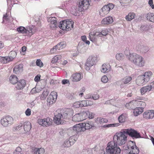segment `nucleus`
I'll return each mask as SVG.
<instances>
[{"label": "nucleus", "mask_w": 154, "mask_h": 154, "mask_svg": "<svg viewBox=\"0 0 154 154\" xmlns=\"http://www.w3.org/2000/svg\"><path fill=\"white\" fill-rule=\"evenodd\" d=\"M73 111L71 109H66L62 111V113L55 114L54 117V121L57 125L63 124L64 122L63 119H69L72 116Z\"/></svg>", "instance_id": "1"}, {"label": "nucleus", "mask_w": 154, "mask_h": 154, "mask_svg": "<svg viewBox=\"0 0 154 154\" xmlns=\"http://www.w3.org/2000/svg\"><path fill=\"white\" fill-rule=\"evenodd\" d=\"M125 53L132 63L139 67H143L144 66L145 60L141 56L135 53L130 54L128 51H125Z\"/></svg>", "instance_id": "2"}, {"label": "nucleus", "mask_w": 154, "mask_h": 154, "mask_svg": "<svg viewBox=\"0 0 154 154\" xmlns=\"http://www.w3.org/2000/svg\"><path fill=\"white\" fill-rule=\"evenodd\" d=\"M113 141L115 143L119 146L125 144L127 140V135L125 129H123L119 133H116L113 136Z\"/></svg>", "instance_id": "3"}, {"label": "nucleus", "mask_w": 154, "mask_h": 154, "mask_svg": "<svg viewBox=\"0 0 154 154\" xmlns=\"http://www.w3.org/2000/svg\"><path fill=\"white\" fill-rule=\"evenodd\" d=\"M152 74L151 71H148L145 72L143 75H139L136 80V84L139 86L145 85L149 81Z\"/></svg>", "instance_id": "4"}, {"label": "nucleus", "mask_w": 154, "mask_h": 154, "mask_svg": "<svg viewBox=\"0 0 154 154\" xmlns=\"http://www.w3.org/2000/svg\"><path fill=\"white\" fill-rule=\"evenodd\" d=\"M124 154H138L139 152L138 147L135 142L130 141L126 146L123 147Z\"/></svg>", "instance_id": "5"}, {"label": "nucleus", "mask_w": 154, "mask_h": 154, "mask_svg": "<svg viewBox=\"0 0 154 154\" xmlns=\"http://www.w3.org/2000/svg\"><path fill=\"white\" fill-rule=\"evenodd\" d=\"M16 31L20 34H25L26 36L30 37L35 32L34 26H31L24 27L20 26L16 29Z\"/></svg>", "instance_id": "6"}, {"label": "nucleus", "mask_w": 154, "mask_h": 154, "mask_svg": "<svg viewBox=\"0 0 154 154\" xmlns=\"http://www.w3.org/2000/svg\"><path fill=\"white\" fill-rule=\"evenodd\" d=\"M106 152L109 154H120V149L113 141L109 142L106 148Z\"/></svg>", "instance_id": "7"}, {"label": "nucleus", "mask_w": 154, "mask_h": 154, "mask_svg": "<svg viewBox=\"0 0 154 154\" xmlns=\"http://www.w3.org/2000/svg\"><path fill=\"white\" fill-rule=\"evenodd\" d=\"M74 22L71 20H66L61 21L59 27L63 30L69 31L73 27Z\"/></svg>", "instance_id": "8"}, {"label": "nucleus", "mask_w": 154, "mask_h": 154, "mask_svg": "<svg viewBox=\"0 0 154 154\" xmlns=\"http://www.w3.org/2000/svg\"><path fill=\"white\" fill-rule=\"evenodd\" d=\"M0 122L3 127H7L10 126L14 123V119L11 116H8L2 118Z\"/></svg>", "instance_id": "9"}, {"label": "nucleus", "mask_w": 154, "mask_h": 154, "mask_svg": "<svg viewBox=\"0 0 154 154\" xmlns=\"http://www.w3.org/2000/svg\"><path fill=\"white\" fill-rule=\"evenodd\" d=\"M37 123L40 125L44 127H48L52 125L53 120L50 118L48 117L43 119H38Z\"/></svg>", "instance_id": "10"}, {"label": "nucleus", "mask_w": 154, "mask_h": 154, "mask_svg": "<svg viewBox=\"0 0 154 154\" xmlns=\"http://www.w3.org/2000/svg\"><path fill=\"white\" fill-rule=\"evenodd\" d=\"M90 0H79L78 4V10L79 12H82L87 10L89 5Z\"/></svg>", "instance_id": "11"}, {"label": "nucleus", "mask_w": 154, "mask_h": 154, "mask_svg": "<svg viewBox=\"0 0 154 154\" xmlns=\"http://www.w3.org/2000/svg\"><path fill=\"white\" fill-rule=\"evenodd\" d=\"M126 133L132 138L135 139L141 138V136L140 133L136 130L131 128L128 129H124Z\"/></svg>", "instance_id": "12"}, {"label": "nucleus", "mask_w": 154, "mask_h": 154, "mask_svg": "<svg viewBox=\"0 0 154 154\" xmlns=\"http://www.w3.org/2000/svg\"><path fill=\"white\" fill-rule=\"evenodd\" d=\"M114 8V5L112 3H109L107 5L103 6L101 8L100 12L101 16H104L107 14L110 11L112 10Z\"/></svg>", "instance_id": "13"}, {"label": "nucleus", "mask_w": 154, "mask_h": 154, "mask_svg": "<svg viewBox=\"0 0 154 154\" xmlns=\"http://www.w3.org/2000/svg\"><path fill=\"white\" fill-rule=\"evenodd\" d=\"M96 58L95 57L90 56L87 59L85 65V68L87 70H89L90 67L95 63Z\"/></svg>", "instance_id": "14"}, {"label": "nucleus", "mask_w": 154, "mask_h": 154, "mask_svg": "<svg viewBox=\"0 0 154 154\" xmlns=\"http://www.w3.org/2000/svg\"><path fill=\"white\" fill-rule=\"evenodd\" d=\"M57 93L55 91L51 92L47 99V102L50 104H52L54 103L56 100L57 97Z\"/></svg>", "instance_id": "15"}, {"label": "nucleus", "mask_w": 154, "mask_h": 154, "mask_svg": "<svg viewBox=\"0 0 154 154\" xmlns=\"http://www.w3.org/2000/svg\"><path fill=\"white\" fill-rule=\"evenodd\" d=\"M98 32L95 31L90 32L89 34V38L91 41L94 43L96 42L97 38L99 37Z\"/></svg>", "instance_id": "16"}, {"label": "nucleus", "mask_w": 154, "mask_h": 154, "mask_svg": "<svg viewBox=\"0 0 154 154\" xmlns=\"http://www.w3.org/2000/svg\"><path fill=\"white\" fill-rule=\"evenodd\" d=\"M48 21L50 27L52 29L56 27L57 23L55 17H50L48 19Z\"/></svg>", "instance_id": "17"}, {"label": "nucleus", "mask_w": 154, "mask_h": 154, "mask_svg": "<svg viewBox=\"0 0 154 154\" xmlns=\"http://www.w3.org/2000/svg\"><path fill=\"white\" fill-rule=\"evenodd\" d=\"M83 124L82 123L76 124L73 126V130L78 133L79 132L85 131V128L84 127Z\"/></svg>", "instance_id": "18"}, {"label": "nucleus", "mask_w": 154, "mask_h": 154, "mask_svg": "<svg viewBox=\"0 0 154 154\" xmlns=\"http://www.w3.org/2000/svg\"><path fill=\"white\" fill-rule=\"evenodd\" d=\"M82 77L80 73H76L72 75L70 78V80L72 82L79 81Z\"/></svg>", "instance_id": "19"}, {"label": "nucleus", "mask_w": 154, "mask_h": 154, "mask_svg": "<svg viewBox=\"0 0 154 154\" xmlns=\"http://www.w3.org/2000/svg\"><path fill=\"white\" fill-rule=\"evenodd\" d=\"M136 49L137 51L143 53H146L149 50V48L148 47L140 45H137Z\"/></svg>", "instance_id": "20"}, {"label": "nucleus", "mask_w": 154, "mask_h": 154, "mask_svg": "<svg viewBox=\"0 0 154 154\" xmlns=\"http://www.w3.org/2000/svg\"><path fill=\"white\" fill-rule=\"evenodd\" d=\"M16 88L17 90H22L25 87L26 85V81L24 79L20 80L17 82Z\"/></svg>", "instance_id": "21"}, {"label": "nucleus", "mask_w": 154, "mask_h": 154, "mask_svg": "<svg viewBox=\"0 0 154 154\" xmlns=\"http://www.w3.org/2000/svg\"><path fill=\"white\" fill-rule=\"evenodd\" d=\"M143 118L146 119H152L154 117V110L145 112L143 113Z\"/></svg>", "instance_id": "22"}, {"label": "nucleus", "mask_w": 154, "mask_h": 154, "mask_svg": "<svg viewBox=\"0 0 154 154\" xmlns=\"http://www.w3.org/2000/svg\"><path fill=\"white\" fill-rule=\"evenodd\" d=\"M23 127L24 130V133H27L30 131L31 128V125L29 122H26L23 124Z\"/></svg>", "instance_id": "23"}, {"label": "nucleus", "mask_w": 154, "mask_h": 154, "mask_svg": "<svg viewBox=\"0 0 154 154\" xmlns=\"http://www.w3.org/2000/svg\"><path fill=\"white\" fill-rule=\"evenodd\" d=\"M136 100H133L125 104V107L129 109H133L136 106Z\"/></svg>", "instance_id": "24"}, {"label": "nucleus", "mask_w": 154, "mask_h": 154, "mask_svg": "<svg viewBox=\"0 0 154 154\" xmlns=\"http://www.w3.org/2000/svg\"><path fill=\"white\" fill-rule=\"evenodd\" d=\"M111 70L110 66L109 64H104L101 67V71L103 73H107Z\"/></svg>", "instance_id": "25"}, {"label": "nucleus", "mask_w": 154, "mask_h": 154, "mask_svg": "<svg viewBox=\"0 0 154 154\" xmlns=\"http://www.w3.org/2000/svg\"><path fill=\"white\" fill-rule=\"evenodd\" d=\"M113 21V18L111 16H108L103 19L101 21V23L103 24H109Z\"/></svg>", "instance_id": "26"}, {"label": "nucleus", "mask_w": 154, "mask_h": 154, "mask_svg": "<svg viewBox=\"0 0 154 154\" xmlns=\"http://www.w3.org/2000/svg\"><path fill=\"white\" fill-rule=\"evenodd\" d=\"M23 65L22 64H20L16 65L14 69V72L16 74H19L23 71Z\"/></svg>", "instance_id": "27"}, {"label": "nucleus", "mask_w": 154, "mask_h": 154, "mask_svg": "<svg viewBox=\"0 0 154 154\" xmlns=\"http://www.w3.org/2000/svg\"><path fill=\"white\" fill-rule=\"evenodd\" d=\"M13 57H0V62L3 63H6L12 60Z\"/></svg>", "instance_id": "28"}, {"label": "nucleus", "mask_w": 154, "mask_h": 154, "mask_svg": "<svg viewBox=\"0 0 154 154\" xmlns=\"http://www.w3.org/2000/svg\"><path fill=\"white\" fill-rule=\"evenodd\" d=\"M151 91V88L149 85L143 87L140 89V92L142 95L146 93Z\"/></svg>", "instance_id": "29"}, {"label": "nucleus", "mask_w": 154, "mask_h": 154, "mask_svg": "<svg viewBox=\"0 0 154 154\" xmlns=\"http://www.w3.org/2000/svg\"><path fill=\"white\" fill-rule=\"evenodd\" d=\"M132 80V77L127 76L122 79V82L124 84H130Z\"/></svg>", "instance_id": "30"}, {"label": "nucleus", "mask_w": 154, "mask_h": 154, "mask_svg": "<svg viewBox=\"0 0 154 154\" xmlns=\"http://www.w3.org/2000/svg\"><path fill=\"white\" fill-rule=\"evenodd\" d=\"M135 16L136 15L134 13L130 12L126 16L125 18L127 21H130L134 18Z\"/></svg>", "instance_id": "31"}, {"label": "nucleus", "mask_w": 154, "mask_h": 154, "mask_svg": "<svg viewBox=\"0 0 154 154\" xmlns=\"http://www.w3.org/2000/svg\"><path fill=\"white\" fill-rule=\"evenodd\" d=\"M44 152L45 149L42 148H35L33 151V154H43Z\"/></svg>", "instance_id": "32"}, {"label": "nucleus", "mask_w": 154, "mask_h": 154, "mask_svg": "<svg viewBox=\"0 0 154 154\" xmlns=\"http://www.w3.org/2000/svg\"><path fill=\"white\" fill-rule=\"evenodd\" d=\"M10 82L12 84H15L18 82V79L15 75H11L9 78Z\"/></svg>", "instance_id": "33"}, {"label": "nucleus", "mask_w": 154, "mask_h": 154, "mask_svg": "<svg viewBox=\"0 0 154 154\" xmlns=\"http://www.w3.org/2000/svg\"><path fill=\"white\" fill-rule=\"evenodd\" d=\"M143 111L142 108L137 107L133 110V113L135 116H137L141 114Z\"/></svg>", "instance_id": "34"}, {"label": "nucleus", "mask_w": 154, "mask_h": 154, "mask_svg": "<svg viewBox=\"0 0 154 154\" xmlns=\"http://www.w3.org/2000/svg\"><path fill=\"white\" fill-rule=\"evenodd\" d=\"M99 36L102 38L105 37L108 33V31L107 29L103 30L101 32H98Z\"/></svg>", "instance_id": "35"}, {"label": "nucleus", "mask_w": 154, "mask_h": 154, "mask_svg": "<svg viewBox=\"0 0 154 154\" xmlns=\"http://www.w3.org/2000/svg\"><path fill=\"white\" fill-rule=\"evenodd\" d=\"M80 113L76 114L72 117V120L74 122L82 121Z\"/></svg>", "instance_id": "36"}, {"label": "nucleus", "mask_w": 154, "mask_h": 154, "mask_svg": "<svg viewBox=\"0 0 154 154\" xmlns=\"http://www.w3.org/2000/svg\"><path fill=\"white\" fill-rule=\"evenodd\" d=\"M95 122L97 123L101 124L107 122H108V120L105 118L99 117L97 118V119H96Z\"/></svg>", "instance_id": "37"}, {"label": "nucleus", "mask_w": 154, "mask_h": 154, "mask_svg": "<svg viewBox=\"0 0 154 154\" xmlns=\"http://www.w3.org/2000/svg\"><path fill=\"white\" fill-rule=\"evenodd\" d=\"M127 114L125 113H123L119 116L118 117L119 121L120 123H123L125 122V118Z\"/></svg>", "instance_id": "38"}, {"label": "nucleus", "mask_w": 154, "mask_h": 154, "mask_svg": "<svg viewBox=\"0 0 154 154\" xmlns=\"http://www.w3.org/2000/svg\"><path fill=\"white\" fill-rule=\"evenodd\" d=\"M84 127L85 128V131L86 129H89L93 126V124L92 122H88L86 123H83Z\"/></svg>", "instance_id": "39"}, {"label": "nucleus", "mask_w": 154, "mask_h": 154, "mask_svg": "<svg viewBox=\"0 0 154 154\" xmlns=\"http://www.w3.org/2000/svg\"><path fill=\"white\" fill-rule=\"evenodd\" d=\"M136 100V106H141L140 108H142L143 109V110L144 108L146 106V103L143 101L141 100Z\"/></svg>", "instance_id": "40"}, {"label": "nucleus", "mask_w": 154, "mask_h": 154, "mask_svg": "<svg viewBox=\"0 0 154 154\" xmlns=\"http://www.w3.org/2000/svg\"><path fill=\"white\" fill-rule=\"evenodd\" d=\"M56 46L57 49L60 50L64 48L66 46V43L65 42H63L59 43Z\"/></svg>", "instance_id": "41"}, {"label": "nucleus", "mask_w": 154, "mask_h": 154, "mask_svg": "<svg viewBox=\"0 0 154 154\" xmlns=\"http://www.w3.org/2000/svg\"><path fill=\"white\" fill-rule=\"evenodd\" d=\"M146 17L150 21L153 22L154 21V14L149 13L147 14Z\"/></svg>", "instance_id": "42"}, {"label": "nucleus", "mask_w": 154, "mask_h": 154, "mask_svg": "<svg viewBox=\"0 0 154 154\" xmlns=\"http://www.w3.org/2000/svg\"><path fill=\"white\" fill-rule=\"evenodd\" d=\"M73 142H71L70 140H66L64 141L63 144V146L64 147H69L71 145H73Z\"/></svg>", "instance_id": "43"}, {"label": "nucleus", "mask_w": 154, "mask_h": 154, "mask_svg": "<svg viewBox=\"0 0 154 154\" xmlns=\"http://www.w3.org/2000/svg\"><path fill=\"white\" fill-rule=\"evenodd\" d=\"M87 112L88 111H83L80 113V115H81V117L82 118H81L82 119V121L85 120L87 118H88Z\"/></svg>", "instance_id": "44"}, {"label": "nucleus", "mask_w": 154, "mask_h": 154, "mask_svg": "<svg viewBox=\"0 0 154 154\" xmlns=\"http://www.w3.org/2000/svg\"><path fill=\"white\" fill-rule=\"evenodd\" d=\"M62 57L61 55H57L54 57L52 59L51 61V63H56L58 60L61 59Z\"/></svg>", "instance_id": "45"}, {"label": "nucleus", "mask_w": 154, "mask_h": 154, "mask_svg": "<svg viewBox=\"0 0 154 154\" xmlns=\"http://www.w3.org/2000/svg\"><path fill=\"white\" fill-rule=\"evenodd\" d=\"M116 59L118 60H122L125 57L124 54L122 53H118L116 56Z\"/></svg>", "instance_id": "46"}, {"label": "nucleus", "mask_w": 154, "mask_h": 154, "mask_svg": "<svg viewBox=\"0 0 154 154\" xmlns=\"http://www.w3.org/2000/svg\"><path fill=\"white\" fill-rule=\"evenodd\" d=\"M71 12L72 14L76 16L77 15L78 10L76 9L75 6H73L72 7Z\"/></svg>", "instance_id": "47"}, {"label": "nucleus", "mask_w": 154, "mask_h": 154, "mask_svg": "<svg viewBox=\"0 0 154 154\" xmlns=\"http://www.w3.org/2000/svg\"><path fill=\"white\" fill-rule=\"evenodd\" d=\"M22 149L20 147H18L16 148L13 152V154H23L21 153Z\"/></svg>", "instance_id": "48"}, {"label": "nucleus", "mask_w": 154, "mask_h": 154, "mask_svg": "<svg viewBox=\"0 0 154 154\" xmlns=\"http://www.w3.org/2000/svg\"><path fill=\"white\" fill-rule=\"evenodd\" d=\"M119 125V123H115L104 125H103V127L104 128L113 127Z\"/></svg>", "instance_id": "49"}, {"label": "nucleus", "mask_w": 154, "mask_h": 154, "mask_svg": "<svg viewBox=\"0 0 154 154\" xmlns=\"http://www.w3.org/2000/svg\"><path fill=\"white\" fill-rule=\"evenodd\" d=\"M36 64L37 66L40 67H42L43 66L42 62L40 59H38L37 60L36 62Z\"/></svg>", "instance_id": "50"}, {"label": "nucleus", "mask_w": 154, "mask_h": 154, "mask_svg": "<svg viewBox=\"0 0 154 154\" xmlns=\"http://www.w3.org/2000/svg\"><path fill=\"white\" fill-rule=\"evenodd\" d=\"M10 17L8 16V15H7V13L5 14H4L3 18V23H5V21H8Z\"/></svg>", "instance_id": "51"}, {"label": "nucleus", "mask_w": 154, "mask_h": 154, "mask_svg": "<svg viewBox=\"0 0 154 154\" xmlns=\"http://www.w3.org/2000/svg\"><path fill=\"white\" fill-rule=\"evenodd\" d=\"M92 153V150L91 149H85L83 152V154H91Z\"/></svg>", "instance_id": "52"}, {"label": "nucleus", "mask_w": 154, "mask_h": 154, "mask_svg": "<svg viewBox=\"0 0 154 154\" xmlns=\"http://www.w3.org/2000/svg\"><path fill=\"white\" fill-rule=\"evenodd\" d=\"M115 67L117 69V70L120 73L122 72L124 70L123 68L121 66H119L117 65H116Z\"/></svg>", "instance_id": "53"}, {"label": "nucleus", "mask_w": 154, "mask_h": 154, "mask_svg": "<svg viewBox=\"0 0 154 154\" xmlns=\"http://www.w3.org/2000/svg\"><path fill=\"white\" fill-rule=\"evenodd\" d=\"M87 113L88 118L89 119H92L94 118V113L89 111H88Z\"/></svg>", "instance_id": "54"}, {"label": "nucleus", "mask_w": 154, "mask_h": 154, "mask_svg": "<svg viewBox=\"0 0 154 154\" xmlns=\"http://www.w3.org/2000/svg\"><path fill=\"white\" fill-rule=\"evenodd\" d=\"M108 81L107 77L106 75H104L102 76L101 78V81L104 83H107Z\"/></svg>", "instance_id": "55"}, {"label": "nucleus", "mask_w": 154, "mask_h": 154, "mask_svg": "<svg viewBox=\"0 0 154 154\" xmlns=\"http://www.w3.org/2000/svg\"><path fill=\"white\" fill-rule=\"evenodd\" d=\"M80 101L76 102L73 104V106L75 108H77L81 107Z\"/></svg>", "instance_id": "56"}, {"label": "nucleus", "mask_w": 154, "mask_h": 154, "mask_svg": "<svg viewBox=\"0 0 154 154\" xmlns=\"http://www.w3.org/2000/svg\"><path fill=\"white\" fill-rule=\"evenodd\" d=\"M25 113L27 116H30L31 114L30 109L29 108L27 109L25 112Z\"/></svg>", "instance_id": "57"}, {"label": "nucleus", "mask_w": 154, "mask_h": 154, "mask_svg": "<svg viewBox=\"0 0 154 154\" xmlns=\"http://www.w3.org/2000/svg\"><path fill=\"white\" fill-rule=\"evenodd\" d=\"M23 127V124H20L18 126H16L15 127V129L17 131H18L20 130L21 129H22Z\"/></svg>", "instance_id": "58"}, {"label": "nucleus", "mask_w": 154, "mask_h": 154, "mask_svg": "<svg viewBox=\"0 0 154 154\" xmlns=\"http://www.w3.org/2000/svg\"><path fill=\"white\" fill-rule=\"evenodd\" d=\"M48 92H43L42 95L41 97V100H44L48 95Z\"/></svg>", "instance_id": "59"}, {"label": "nucleus", "mask_w": 154, "mask_h": 154, "mask_svg": "<svg viewBox=\"0 0 154 154\" xmlns=\"http://www.w3.org/2000/svg\"><path fill=\"white\" fill-rule=\"evenodd\" d=\"M57 49V47L56 46H54L53 48L50 50V52L51 54H53L56 52Z\"/></svg>", "instance_id": "60"}, {"label": "nucleus", "mask_w": 154, "mask_h": 154, "mask_svg": "<svg viewBox=\"0 0 154 154\" xmlns=\"http://www.w3.org/2000/svg\"><path fill=\"white\" fill-rule=\"evenodd\" d=\"M81 104V107H86L87 106L86 103V100H83L80 101Z\"/></svg>", "instance_id": "61"}, {"label": "nucleus", "mask_w": 154, "mask_h": 154, "mask_svg": "<svg viewBox=\"0 0 154 154\" xmlns=\"http://www.w3.org/2000/svg\"><path fill=\"white\" fill-rule=\"evenodd\" d=\"M86 103L87 106L92 105L93 104V101L90 100H86Z\"/></svg>", "instance_id": "62"}, {"label": "nucleus", "mask_w": 154, "mask_h": 154, "mask_svg": "<svg viewBox=\"0 0 154 154\" xmlns=\"http://www.w3.org/2000/svg\"><path fill=\"white\" fill-rule=\"evenodd\" d=\"M148 85L150 87V88H151V91H152L154 89V81L150 83Z\"/></svg>", "instance_id": "63"}, {"label": "nucleus", "mask_w": 154, "mask_h": 154, "mask_svg": "<svg viewBox=\"0 0 154 154\" xmlns=\"http://www.w3.org/2000/svg\"><path fill=\"white\" fill-rule=\"evenodd\" d=\"M148 3L152 9H154V5L153 4L152 0H149Z\"/></svg>", "instance_id": "64"}]
</instances>
